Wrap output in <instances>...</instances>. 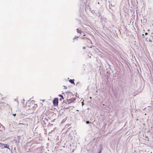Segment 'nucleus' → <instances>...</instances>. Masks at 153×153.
Listing matches in <instances>:
<instances>
[{
	"label": "nucleus",
	"mask_w": 153,
	"mask_h": 153,
	"mask_svg": "<svg viewBox=\"0 0 153 153\" xmlns=\"http://www.w3.org/2000/svg\"><path fill=\"white\" fill-rule=\"evenodd\" d=\"M13 116H15L16 115V114H13Z\"/></svg>",
	"instance_id": "6e6552de"
},
{
	"label": "nucleus",
	"mask_w": 153,
	"mask_h": 153,
	"mask_svg": "<svg viewBox=\"0 0 153 153\" xmlns=\"http://www.w3.org/2000/svg\"><path fill=\"white\" fill-rule=\"evenodd\" d=\"M77 32L78 33H80L82 32V31L81 30H79V29H77Z\"/></svg>",
	"instance_id": "20e7f679"
},
{
	"label": "nucleus",
	"mask_w": 153,
	"mask_h": 153,
	"mask_svg": "<svg viewBox=\"0 0 153 153\" xmlns=\"http://www.w3.org/2000/svg\"><path fill=\"white\" fill-rule=\"evenodd\" d=\"M145 35H147L148 34V33H145Z\"/></svg>",
	"instance_id": "1a4fd4ad"
},
{
	"label": "nucleus",
	"mask_w": 153,
	"mask_h": 153,
	"mask_svg": "<svg viewBox=\"0 0 153 153\" xmlns=\"http://www.w3.org/2000/svg\"><path fill=\"white\" fill-rule=\"evenodd\" d=\"M68 103H71V102H73L71 99L68 100Z\"/></svg>",
	"instance_id": "7ed1b4c3"
},
{
	"label": "nucleus",
	"mask_w": 153,
	"mask_h": 153,
	"mask_svg": "<svg viewBox=\"0 0 153 153\" xmlns=\"http://www.w3.org/2000/svg\"><path fill=\"white\" fill-rule=\"evenodd\" d=\"M59 102V99L57 98H55L53 101V105L54 106H57Z\"/></svg>",
	"instance_id": "f257e3e1"
},
{
	"label": "nucleus",
	"mask_w": 153,
	"mask_h": 153,
	"mask_svg": "<svg viewBox=\"0 0 153 153\" xmlns=\"http://www.w3.org/2000/svg\"><path fill=\"white\" fill-rule=\"evenodd\" d=\"M42 101L43 102H44L45 101V100H42Z\"/></svg>",
	"instance_id": "9d476101"
},
{
	"label": "nucleus",
	"mask_w": 153,
	"mask_h": 153,
	"mask_svg": "<svg viewBox=\"0 0 153 153\" xmlns=\"http://www.w3.org/2000/svg\"><path fill=\"white\" fill-rule=\"evenodd\" d=\"M89 123V121H87L86 122V123L87 124H88V123Z\"/></svg>",
	"instance_id": "0eeeda50"
},
{
	"label": "nucleus",
	"mask_w": 153,
	"mask_h": 153,
	"mask_svg": "<svg viewBox=\"0 0 153 153\" xmlns=\"http://www.w3.org/2000/svg\"><path fill=\"white\" fill-rule=\"evenodd\" d=\"M4 148H7V144H4Z\"/></svg>",
	"instance_id": "423d86ee"
},
{
	"label": "nucleus",
	"mask_w": 153,
	"mask_h": 153,
	"mask_svg": "<svg viewBox=\"0 0 153 153\" xmlns=\"http://www.w3.org/2000/svg\"><path fill=\"white\" fill-rule=\"evenodd\" d=\"M83 102H82V105H83Z\"/></svg>",
	"instance_id": "ddd939ff"
},
{
	"label": "nucleus",
	"mask_w": 153,
	"mask_h": 153,
	"mask_svg": "<svg viewBox=\"0 0 153 153\" xmlns=\"http://www.w3.org/2000/svg\"><path fill=\"white\" fill-rule=\"evenodd\" d=\"M149 41H150V42H151L152 41H151V40H149Z\"/></svg>",
	"instance_id": "f8f14e48"
},
{
	"label": "nucleus",
	"mask_w": 153,
	"mask_h": 153,
	"mask_svg": "<svg viewBox=\"0 0 153 153\" xmlns=\"http://www.w3.org/2000/svg\"><path fill=\"white\" fill-rule=\"evenodd\" d=\"M98 153H101V151H100L98 152Z\"/></svg>",
	"instance_id": "9b49d317"
},
{
	"label": "nucleus",
	"mask_w": 153,
	"mask_h": 153,
	"mask_svg": "<svg viewBox=\"0 0 153 153\" xmlns=\"http://www.w3.org/2000/svg\"><path fill=\"white\" fill-rule=\"evenodd\" d=\"M59 97H61L62 99L63 100L64 99V98H63V96L61 94H59Z\"/></svg>",
	"instance_id": "39448f33"
},
{
	"label": "nucleus",
	"mask_w": 153,
	"mask_h": 153,
	"mask_svg": "<svg viewBox=\"0 0 153 153\" xmlns=\"http://www.w3.org/2000/svg\"><path fill=\"white\" fill-rule=\"evenodd\" d=\"M69 82H71V83L72 84H74V85L75 84V83H74V79H70L69 80Z\"/></svg>",
	"instance_id": "f03ea898"
}]
</instances>
